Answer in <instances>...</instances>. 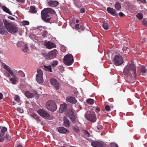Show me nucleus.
<instances>
[{
    "label": "nucleus",
    "mask_w": 147,
    "mask_h": 147,
    "mask_svg": "<svg viewBox=\"0 0 147 147\" xmlns=\"http://www.w3.org/2000/svg\"><path fill=\"white\" fill-rule=\"evenodd\" d=\"M142 23L143 25L145 26H147V19H144L142 20Z\"/></svg>",
    "instance_id": "42"
},
{
    "label": "nucleus",
    "mask_w": 147,
    "mask_h": 147,
    "mask_svg": "<svg viewBox=\"0 0 147 147\" xmlns=\"http://www.w3.org/2000/svg\"><path fill=\"white\" fill-rule=\"evenodd\" d=\"M119 15L120 17H123L124 16V14L121 12H120L119 13Z\"/></svg>",
    "instance_id": "55"
},
{
    "label": "nucleus",
    "mask_w": 147,
    "mask_h": 147,
    "mask_svg": "<svg viewBox=\"0 0 147 147\" xmlns=\"http://www.w3.org/2000/svg\"><path fill=\"white\" fill-rule=\"evenodd\" d=\"M63 61L64 63L68 66L71 65L74 62L73 57L71 54L67 55L65 56Z\"/></svg>",
    "instance_id": "5"
},
{
    "label": "nucleus",
    "mask_w": 147,
    "mask_h": 147,
    "mask_svg": "<svg viewBox=\"0 0 147 147\" xmlns=\"http://www.w3.org/2000/svg\"><path fill=\"white\" fill-rule=\"evenodd\" d=\"M59 4V2L56 1L51 0L48 3V4L52 7H55L57 6Z\"/></svg>",
    "instance_id": "19"
},
{
    "label": "nucleus",
    "mask_w": 147,
    "mask_h": 147,
    "mask_svg": "<svg viewBox=\"0 0 147 147\" xmlns=\"http://www.w3.org/2000/svg\"><path fill=\"white\" fill-rule=\"evenodd\" d=\"M76 107H79L80 108H81V106L80 105L79 103H77L76 104Z\"/></svg>",
    "instance_id": "57"
},
{
    "label": "nucleus",
    "mask_w": 147,
    "mask_h": 147,
    "mask_svg": "<svg viewBox=\"0 0 147 147\" xmlns=\"http://www.w3.org/2000/svg\"><path fill=\"white\" fill-rule=\"evenodd\" d=\"M139 48L138 46H135L134 47V50L135 51H137L138 50H139Z\"/></svg>",
    "instance_id": "52"
},
{
    "label": "nucleus",
    "mask_w": 147,
    "mask_h": 147,
    "mask_svg": "<svg viewBox=\"0 0 147 147\" xmlns=\"http://www.w3.org/2000/svg\"><path fill=\"white\" fill-rule=\"evenodd\" d=\"M123 62V57L121 55L119 54L115 55L113 59V63L115 65H120Z\"/></svg>",
    "instance_id": "7"
},
{
    "label": "nucleus",
    "mask_w": 147,
    "mask_h": 147,
    "mask_svg": "<svg viewBox=\"0 0 147 147\" xmlns=\"http://www.w3.org/2000/svg\"><path fill=\"white\" fill-rule=\"evenodd\" d=\"M24 45V43L22 41H20L17 43V45L18 47H20L21 48V47L22 46Z\"/></svg>",
    "instance_id": "41"
},
{
    "label": "nucleus",
    "mask_w": 147,
    "mask_h": 147,
    "mask_svg": "<svg viewBox=\"0 0 147 147\" xmlns=\"http://www.w3.org/2000/svg\"><path fill=\"white\" fill-rule=\"evenodd\" d=\"M85 117L87 119L92 122H94L96 120L95 113L92 111H88L86 112Z\"/></svg>",
    "instance_id": "4"
},
{
    "label": "nucleus",
    "mask_w": 147,
    "mask_h": 147,
    "mask_svg": "<svg viewBox=\"0 0 147 147\" xmlns=\"http://www.w3.org/2000/svg\"><path fill=\"white\" fill-rule=\"evenodd\" d=\"M3 22L5 28L9 32L12 34L17 32L18 28L16 25L12 23L9 22L5 19H3Z\"/></svg>",
    "instance_id": "2"
},
{
    "label": "nucleus",
    "mask_w": 147,
    "mask_h": 147,
    "mask_svg": "<svg viewBox=\"0 0 147 147\" xmlns=\"http://www.w3.org/2000/svg\"><path fill=\"white\" fill-rule=\"evenodd\" d=\"M85 28L84 27L83 25H80V26L79 28H78L77 29V30H78V32H80L81 31H83Z\"/></svg>",
    "instance_id": "36"
},
{
    "label": "nucleus",
    "mask_w": 147,
    "mask_h": 147,
    "mask_svg": "<svg viewBox=\"0 0 147 147\" xmlns=\"http://www.w3.org/2000/svg\"><path fill=\"white\" fill-rule=\"evenodd\" d=\"M79 25L78 24H77L75 26V29L76 30H77V29H78V28H79L80 27L79 26Z\"/></svg>",
    "instance_id": "58"
},
{
    "label": "nucleus",
    "mask_w": 147,
    "mask_h": 147,
    "mask_svg": "<svg viewBox=\"0 0 147 147\" xmlns=\"http://www.w3.org/2000/svg\"><path fill=\"white\" fill-rule=\"evenodd\" d=\"M111 147H118V145L114 143H112L111 144Z\"/></svg>",
    "instance_id": "45"
},
{
    "label": "nucleus",
    "mask_w": 147,
    "mask_h": 147,
    "mask_svg": "<svg viewBox=\"0 0 147 147\" xmlns=\"http://www.w3.org/2000/svg\"><path fill=\"white\" fill-rule=\"evenodd\" d=\"M64 125L66 127H69V126L70 122L67 118L66 117H64L63 118Z\"/></svg>",
    "instance_id": "21"
},
{
    "label": "nucleus",
    "mask_w": 147,
    "mask_h": 147,
    "mask_svg": "<svg viewBox=\"0 0 147 147\" xmlns=\"http://www.w3.org/2000/svg\"><path fill=\"white\" fill-rule=\"evenodd\" d=\"M42 19L46 22H49L51 20V17H49V14L45 8L43 10L41 13Z\"/></svg>",
    "instance_id": "8"
},
{
    "label": "nucleus",
    "mask_w": 147,
    "mask_h": 147,
    "mask_svg": "<svg viewBox=\"0 0 147 147\" xmlns=\"http://www.w3.org/2000/svg\"><path fill=\"white\" fill-rule=\"evenodd\" d=\"M87 103L89 105H92L93 104L94 100L92 99H88L86 100Z\"/></svg>",
    "instance_id": "34"
},
{
    "label": "nucleus",
    "mask_w": 147,
    "mask_h": 147,
    "mask_svg": "<svg viewBox=\"0 0 147 147\" xmlns=\"http://www.w3.org/2000/svg\"><path fill=\"white\" fill-rule=\"evenodd\" d=\"M91 145L93 147H104V145L102 142H100L94 141L91 143Z\"/></svg>",
    "instance_id": "15"
},
{
    "label": "nucleus",
    "mask_w": 147,
    "mask_h": 147,
    "mask_svg": "<svg viewBox=\"0 0 147 147\" xmlns=\"http://www.w3.org/2000/svg\"><path fill=\"white\" fill-rule=\"evenodd\" d=\"M17 147H22L21 145H19Z\"/></svg>",
    "instance_id": "64"
},
{
    "label": "nucleus",
    "mask_w": 147,
    "mask_h": 147,
    "mask_svg": "<svg viewBox=\"0 0 147 147\" xmlns=\"http://www.w3.org/2000/svg\"><path fill=\"white\" fill-rule=\"evenodd\" d=\"M9 137V135L8 134H7L5 136V139L7 140H9L8 138Z\"/></svg>",
    "instance_id": "59"
},
{
    "label": "nucleus",
    "mask_w": 147,
    "mask_h": 147,
    "mask_svg": "<svg viewBox=\"0 0 147 147\" xmlns=\"http://www.w3.org/2000/svg\"><path fill=\"white\" fill-rule=\"evenodd\" d=\"M102 127L101 125H98L97 127V128L98 130H100L102 129Z\"/></svg>",
    "instance_id": "53"
},
{
    "label": "nucleus",
    "mask_w": 147,
    "mask_h": 147,
    "mask_svg": "<svg viewBox=\"0 0 147 147\" xmlns=\"http://www.w3.org/2000/svg\"><path fill=\"white\" fill-rule=\"evenodd\" d=\"M60 69L62 70L63 69H64V67L63 66H60Z\"/></svg>",
    "instance_id": "62"
},
{
    "label": "nucleus",
    "mask_w": 147,
    "mask_h": 147,
    "mask_svg": "<svg viewBox=\"0 0 147 147\" xmlns=\"http://www.w3.org/2000/svg\"><path fill=\"white\" fill-rule=\"evenodd\" d=\"M37 112L40 116L45 118H47L50 116L47 111L43 109H40L38 110Z\"/></svg>",
    "instance_id": "11"
},
{
    "label": "nucleus",
    "mask_w": 147,
    "mask_h": 147,
    "mask_svg": "<svg viewBox=\"0 0 147 147\" xmlns=\"http://www.w3.org/2000/svg\"><path fill=\"white\" fill-rule=\"evenodd\" d=\"M83 132L84 133V134L85 135L88 137H89L90 136V134L88 133V132L86 130H83Z\"/></svg>",
    "instance_id": "38"
},
{
    "label": "nucleus",
    "mask_w": 147,
    "mask_h": 147,
    "mask_svg": "<svg viewBox=\"0 0 147 147\" xmlns=\"http://www.w3.org/2000/svg\"><path fill=\"white\" fill-rule=\"evenodd\" d=\"M80 12L81 13H83L85 12V9L84 8H82L80 9Z\"/></svg>",
    "instance_id": "50"
},
{
    "label": "nucleus",
    "mask_w": 147,
    "mask_h": 147,
    "mask_svg": "<svg viewBox=\"0 0 147 147\" xmlns=\"http://www.w3.org/2000/svg\"><path fill=\"white\" fill-rule=\"evenodd\" d=\"M18 2L21 3H24L25 0H16Z\"/></svg>",
    "instance_id": "54"
},
{
    "label": "nucleus",
    "mask_w": 147,
    "mask_h": 147,
    "mask_svg": "<svg viewBox=\"0 0 147 147\" xmlns=\"http://www.w3.org/2000/svg\"><path fill=\"white\" fill-rule=\"evenodd\" d=\"M8 18L12 20H15V18L13 17L10 16H9L8 17Z\"/></svg>",
    "instance_id": "56"
},
{
    "label": "nucleus",
    "mask_w": 147,
    "mask_h": 147,
    "mask_svg": "<svg viewBox=\"0 0 147 147\" xmlns=\"http://www.w3.org/2000/svg\"><path fill=\"white\" fill-rule=\"evenodd\" d=\"M123 73L129 83H134L137 79L136 67L133 63H128L124 68Z\"/></svg>",
    "instance_id": "1"
},
{
    "label": "nucleus",
    "mask_w": 147,
    "mask_h": 147,
    "mask_svg": "<svg viewBox=\"0 0 147 147\" xmlns=\"http://www.w3.org/2000/svg\"><path fill=\"white\" fill-rule=\"evenodd\" d=\"M146 39L145 38H142L141 40V42L142 43H144V42H145L146 41Z\"/></svg>",
    "instance_id": "51"
},
{
    "label": "nucleus",
    "mask_w": 147,
    "mask_h": 147,
    "mask_svg": "<svg viewBox=\"0 0 147 147\" xmlns=\"http://www.w3.org/2000/svg\"><path fill=\"white\" fill-rule=\"evenodd\" d=\"M105 110L107 111H109L110 110V107L108 105H107L105 107Z\"/></svg>",
    "instance_id": "46"
},
{
    "label": "nucleus",
    "mask_w": 147,
    "mask_h": 147,
    "mask_svg": "<svg viewBox=\"0 0 147 147\" xmlns=\"http://www.w3.org/2000/svg\"><path fill=\"white\" fill-rule=\"evenodd\" d=\"M79 22V21L78 20H76V23H78Z\"/></svg>",
    "instance_id": "63"
},
{
    "label": "nucleus",
    "mask_w": 147,
    "mask_h": 147,
    "mask_svg": "<svg viewBox=\"0 0 147 147\" xmlns=\"http://www.w3.org/2000/svg\"><path fill=\"white\" fill-rule=\"evenodd\" d=\"M7 128L5 127H4L1 128V133L3 134L4 135L5 132L7 131Z\"/></svg>",
    "instance_id": "37"
},
{
    "label": "nucleus",
    "mask_w": 147,
    "mask_h": 147,
    "mask_svg": "<svg viewBox=\"0 0 147 147\" xmlns=\"http://www.w3.org/2000/svg\"><path fill=\"white\" fill-rule=\"evenodd\" d=\"M5 75L8 78H9L11 77V74L8 72H6V73H4Z\"/></svg>",
    "instance_id": "49"
},
{
    "label": "nucleus",
    "mask_w": 147,
    "mask_h": 147,
    "mask_svg": "<svg viewBox=\"0 0 147 147\" xmlns=\"http://www.w3.org/2000/svg\"><path fill=\"white\" fill-rule=\"evenodd\" d=\"M31 116L35 119L38 122H39L40 121V120L39 119V117L34 113H32L31 115Z\"/></svg>",
    "instance_id": "22"
},
{
    "label": "nucleus",
    "mask_w": 147,
    "mask_h": 147,
    "mask_svg": "<svg viewBox=\"0 0 147 147\" xmlns=\"http://www.w3.org/2000/svg\"><path fill=\"white\" fill-rule=\"evenodd\" d=\"M4 140V136L3 134H0V142H3Z\"/></svg>",
    "instance_id": "39"
},
{
    "label": "nucleus",
    "mask_w": 147,
    "mask_h": 147,
    "mask_svg": "<svg viewBox=\"0 0 147 147\" xmlns=\"http://www.w3.org/2000/svg\"><path fill=\"white\" fill-rule=\"evenodd\" d=\"M100 109L99 108H96L95 109V111L96 112H98L100 111Z\"/></svg>",
    "instance_id": "60"
},
{
    "label": "nucleus",
    "mask_w": 147,
    "mask_h": 147,
    "mask_svg": "<svg viewBox=\"0 0 147 147\" xmlns=\"http://www.w3.org/2000/svg\"><path fill=\"white\" fill-rule=\"evenodd\" d=\"M67 115L72 121L75 120V117L74 114V111L72 109L68 110L67 112Z\"/></svg>",
    "instance_id": "12"
},
{
    "label": "nucleus",
    "mask_w": 147,
    "mask_h": 147,
    "mask_svg": "<svg viewBox=\"0 0 147 147\" xmlns=\"http://www.w3.org/2000/svg\"><path fill=\"white\" fill-rule=\"evenodd\" d=\"M57 53V51L56 49H54L46 55V58L49 60L53 59L56 57Z\"/></svg>",
    "instance_id": "10"
},
{
    "label": "nucleus",
    "mask_w": 147,
    "mask_h": 147,
    "mask_svg": "<svg viewBox=\"0 0 147 147\" xmlns=\"http://www.w3.org/2000/svg\"><path fill=\"white\" fill-rule=\"evenodd\" d=\"M46 106L47 109L51 111H55L57 109L55 102L52 100L48 101L46 103Z\"/></svg>",
    "instance_id": "6"
},
{
    "label": "nucleus",
    "mask_w": 147,
    "mask_h": 147,
    "mask_svg": "<svg viewBox=\"0 0 147 147\" xmlns=\"http://www.w3.org/2000/svg\"><path fill=\"white\" fill-rule=\"evenodd\" d=\"M107 10L108 13L111 15L115 16H118V14L116 13V10L113 8L110 7H108Z\"/></svg>",
    "instance_id": "16"
},
{
    "label": "nucleus",
    "mask_w": 147,
    "mask_h": 147,
    "mask_svg": "<svg viewBox=\"0 0 147 147\" xmlns=\"http://www.w3.org/2000/svg\"><path fill=\"white\" fill-rule=\"evenodd\" d=\"M15 100L18 102H19L20 100V99L19 96L17 95H16L14 97Z\"/></svg>",
    "instance_id": "43"
},
{
    "label": "nucleus",
    "mask_w": 147,
    "mask_h": 147,
    "mask_svg": "<svg viewBox=\"0 0 147 147\" xmlns=\"http://www.w3.org/2000/svg\"><path fill=\"white\" fill-rule=\"evenodd\" d=\"M25 95L28 98H32L34 96V94L33 93L31 92H24Z\"/></svg>",
    "instance_id": "30"
},
{
    "label": "nucleus",
    "mask_w": 147,
    "mask_h": 147,
    "mask_svg": "<svg viewBox=\"0 0 147 147\" xmlns=\"http://www.w3.org/2000/svg\"><path fill=\"white\" fill-rule=\"evenodd\" d=\"M47 32V31L46 30H44L43 32V34L42 35V36L44 37H45L46 36V35Z\"/></svg>",
    "instance_id": "47"
},
{
    "label": "nucleus",
    "mask_w": 147,
    "mask_h": 147,
    "mask_svg": "<svg viewBox=\"0 0 147 147\" xmlns=\"http://www.w3.org/2000/svg\"><path fill=\"white\" fill-rule=\"evenodd\" d=\"M66 100L67 101L69 102L72 104L75 103L77 102V100L75 98L73 97H68L66 98Z\"/></svg>",
    "instance_id": "20"
},
{
    "label": "nucleus",
    "mask_w": 147,
    "mask_h": 147,
    "mask_svg": "<svg viewBox=\"0 0 147 147\" xmlns=\"http://www.w3.org/2000/svg\"><path fill=\"white\" fill-rule=\"evenodd\" d=\"M3 97V95L2 94L1 92H0V100H1L2 99Z\"/></svg>",
    "instance_id": "61"
},
{
    "label": "nucleus",
    "mask_w": 147,
    "mask_h": 147,
    "mask_svg": "<svg viewBox=\"0 0 147 147\" xmlns=\"http://www.w3.org/2000/svg\"><path fill=\"white\" fill-rule=\"evenodd\" d=\"M136 17L139 20H141L143 18V15L141 13H139L136 15Z\"/></svg>",
    "instance_id": "33"
},
{
    "label": "nucleus",
    "mask_w": 147,
    "mask_h": 147,
    "mask_svg": "<svg viewBox=\"0 0 147 147\" xmlns=\"http://www.w3.org/2000/svg\"><path fill=\"white\" fill-rule=\"evenodd\" d=\"M1 8L2 10L5 12L7 13L10 15H12V14L10 11L9 9L7 8L5 6H2L1 7Z\"/></svg>",
    "instance_id": "25"
},
{
    "label": "nucleus",
    "mask_w": 147,
    "mask_h": 147,
    "mask_svg": "<svg viewBox=\"0 0 147 147\" xmlns=\"http://www.w3.org/2000/svg\"><path fill=\"white\" fill-rule=\"evenodd\" d=\"M44 45L49 49L56 47V45L54 43L49 41H45V42Z\"/></svg>",
    "instance_id": "13"
},
{
    "label": "nucleus",
    "mask_w": 147,
    "mask_h": 147,
    "mask_svg": "<svg viewBox=\"0 0 147 147\" xmlns=\"http://www.w3.org/2000/svg\"><path fill=\"white\" fill-rule=\"evenodd\" d=\"M28 47L26 45H24L21 47V49L22 51L24 52H26L28 51Z\"/></svg>",
    "instance_id": "31"
},
{
    "label": "nucleus",
    "mask_w": 147,
    "mask_h": 147,
    "mask_svg": "<svg viewBox=\"0 0 147 147\" xmlns=\"http://www.w3.org/2000/svg\"><path fill=\"white\" fill-rule=\"evenodd\" d=\"M17 111L21 113H22L23 112V110L19 107H18L17 108Z\"/></svg>",
    "instance_id": "44"
},
{
    "label": "nucleus",
    "mask_w": 147,
    "mask_h": 147,
    "mask_svg": "<svg viewBox=\"0 0 147 147\" xmlns=\"http://www.w3.org/2000/svg\"><path fill=\"white\" fill-rule=\"evenodd\" d=\"M115 7L117 9L119 10L121 7V6L119 3L117 2L115 5Z\"/></svg>",
    "instance_id": "32"
},
{
    "label": "nucleus",
    "mask_w": 147,
    "mask_h": 147,
    "mask_svg": "<svg viewBox=\"0 0 147 147\" xmlns=\"http://www.w3.org/2000/svg\"><path fill=\"white\" fill-rule=\"evenodd\" d=\"M58 64V62L57 61H53L51 63V65L53 67H55Z\"/></svg>",
    "instance_id": "40"
},
{
    "label": "nucleus",
    "mask_w": 147,
    "mask_h": 147,
    "mask_svg": "<svg viewBox=\"0 0 147 147\" xmlns=\"http://www.w3.org/2000/svg\"><path fill=\"white\" fill-rule=\"evenodd\" d=\"M47 11L48 12L49 14H54L55 12V10L53 9H52L47 8H45Z\"/></svg>",
    "instance_id": "29"
},
{
    "label": "nucleus",
    "mask_w": 147,
    "mask_h": 147,
    "mask_svg": "<svg viewBox=\"0 0 147 147\" xmlns=\"http://www.w3.org/2000/svg\"><path fill=\"white\" fill-rule=\"evenodd\" d=\"M3 67L12 76L9 80L11 83L13 84H17L18 82V77L14 74L11 68L5 64L3 65Z\"/></svg>",
    "instance_id": "3"
},
{
    "label": "nucleus",
    "mask_w": 147,
    "mask_h": 147,
    "mask_svg": "<svg viewBox=\"0 0 147 147\" xmlns=\"http://www.w3.org/2000/svg\"><path fill=\"white\" fill-rule=\"evenodd\" d=\"M140 71L142 74V75H145V74L147 72V69L144 66H141L140 67Z\"/></svg>",
    "instance_id": "24"
},
{
    "label": "nucleus",
    "mask_w": 147,
    "mask_h": 147,
    "mask_svg": "<svg viewBox=\"0 0 147 147\" xmlns=\"http://www.w3.org/2000/svg\"><path fill=\"white\" fill-rule=\"evenodd\" d=\"M67 105L65 103H63L60 105L59 108V112L62 113L64 111H65L67 109Z\"/></svg>",
    "instance_id": "18"
},
{
    "label": "nucleus",
    "mask_w": 147,
    "mask_h": 147,
    "mask_svg": "<svg viewBox=\"0 0 147 147\" xmlns=\"http://www.w3.org/2000/svg\"><path fill=\"white\" fill-rule=\"evenodd\" d=\"M37 74L36 75V79L38 83L42 84L44 82L43 78V72L42 70L40 69L37 70Z\"/></svg>",
    "instance_id": "9"
},
{
    "label": "nucleus",
    "mask_w": 147,
    "mask_h": 147,
    "mask_svg": "<svg viewBox=\"0 0 147 147\" xmlns=\"http://www.w3.org/2000/svg\"><path fill=\"white\" fill-rule=\"evenodd\" d=\"M44 68L45 70L46 71L50 72H52L51 67V65L46 66L45 65L44 66Z\"/></svg>",
    "instance_id": "28"
},
{
    "label": "nucleus",
    "mask_w": 147,
    "mask_h": 147,
    "mask_svg": "<svg viewBox=\"0 0 147 147\" xmlns=\"http://www.w3.org/2000/svg\"><path fill=\"white\" fill-rule=\"evenodd\" d=\"M51 84L56 89H58L59 87V85L57 81L54 78H51L50 80Z\"/></svg>",
    "instance_id": "14"
},
{
    "label": "nucleus",
    "mask_w": 147,
    "mask_h": 147,
    "mask_svg": "<svg viewBox=\"0 0 147 147\" xmlns=\"http://www.w3.org/2000/svg\"><path fill=\"white\" fill-rule=\"evenodd\" d=\"M8 33L7 31L2 27L0 26V34L2 35L6 34Z\"/></svg>",
    "instance_id": "27"
},
{
    "label": "nucleus",
    "mask_w": 147,
    "mask_h": 147,
    "mask_svg": "<svg viewBox=\"0 0 147 147\" xmlns=\"http://www.w3.org/2000/svg\"><path fill=\"white\" fill-rule=\"evenodd\" d=\"M22 23H23V24L25 25H28L29 24V22L28 21H24Z\"/></svg>",
    "instance_id": "48"
},
{
    "label": "nucleus",
    "mask_w": 147,
    "mask_h": 147,
    "mask_svg": "<svg viewBox=\"0 0 147 147\" xmlns=\"http://www.w3.org/2000/svg\"><path fill=\"white\" fill-rule=\"evenodd\" d=\"M17 77L18 78L24 77L25 76V74L22 71H19L16 74Z\"/></svg>",
    "instance_id": "23"
},
{
    "label": "nucleus",
    "mask_w": 147,
    "mask_h": 147,
    "mask_svg": "<svg viewBox=\"0 0 147 147\" xmlns=\"http://www.w3.org/2000/svg\"><path fill=\"white\" fill-rule=\"evenodd\" d=\"M58 131L61 134H65L68 133L69 132V130L62 127H59L57 129Z\"/></svg>",
    "instance_id": "17"
},
{
    "label": "nucleus",
    "mask_w": 147,
    "mask_h": 147,
    "mask_svg": "<svg viewBox=\"0 0 147 147\" xmlns=\"http://www.w3.org/2000/svg\"><path fill=\"white\" fill-rule=\"evenodd\" d=\"M102 27L105 30L108 29V24L107 23L104 22L102 24Z\"/></svg>",
    "instance_id": "35"
},
{
    "label": "nucleus",
    "mask_w": 147,
    "mask_h": 147,
    "mask_svg": "<svg viewBox=\"0 0 147 147\" xmlns=\"http://www.w3.org/2000/svg\"><path fill=\"white\" fill-rule=\"evenodd\" d=\"M37 10L35 7L31 6L30 7L29 11L32 13H36L37 12Z\"/></svg>",
    "instance_id": "26"
}]
</instances>
